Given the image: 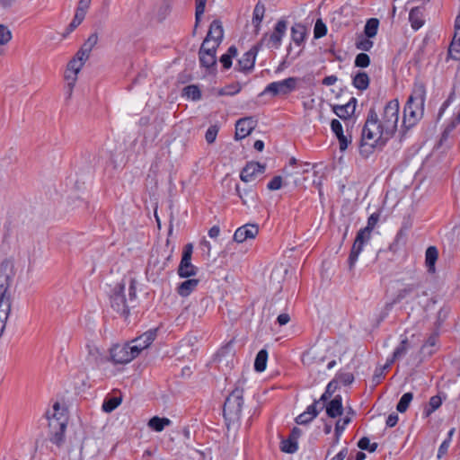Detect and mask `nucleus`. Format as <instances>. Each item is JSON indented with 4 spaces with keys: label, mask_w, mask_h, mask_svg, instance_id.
I'll return each instance as SVG.
<instances>
[{
    "label": "nucleus",
    "mask_w": 460,
    "mask_h": 460,
    "mask_svg": "<svg viewBox=\"0 0 460 460\" xmlns=\"http://www.w3.org/2000/svg\"><path fill=\"white\" fill-rule=\"evenodd\" d=\"M398 120L399 102L396 99L385 104L380 118L374 109H370L362 129L361 152H365L366 146L372 149L376 146H384L394 135Z\"/></svg>",
    "instance_id": "nucleus-1"
},
{
    "label": "nucleus",
    "mask_w": 460,
    "mask_h": 460,
    "mask_svg": "<svg viewBox=\"0 0 460 460\" xmlns=\"http://www.w3.org/2000/svg\"><path fill=\"white\" fill-rule=\"evenodd\" d=\"M49 420V440L58 447L65 442V431L69 420L66 404H52L46 411Z\"/></svg>",
    "instance_id": "nucleus-2"
},
{
    "label": "nucleus",
    "mask_w": 460,
    "mask_h": 460,
    "mask_svg": "<svg viewBox=\"0 0 460 460\" xmlns=\"http://www.w3.org/2000/svg\"><path fill=\"white\" fill-rule=\"evenodd\" d=\"M128 298L126 297L125 285L119 283L112 290L110 296L111 308L120 316L127 318L129 314V308L135 306L136 302V286L135 280L130 279L128 289Z\"/></svg>",
    "instance_id": "nucleus-3"
},
{
    "label": "nucleus",
    "mask_w": 460,
    "mask_h": 460,
    "mask_svg": "<svg viewBox=\"0 0 460 460\" xmlns=\"http://www.w3.org/2000/svg\"><path fill=\"white\" fill-rule=\"evenodd\" d=\"M379 217L380 215L378 213L371 214L367 219V226L358 232L348 258L349 271H353L364 245L370 240L371 232L376 226Z\"/></svg>",
    "instance_id": "nucleus-4"
},
{
    "label": "nucleus",
    "mask_w": 460,
    "mask_h": 460,
    "mask_svg": "<svg viewBox=\"0 0 460 460\" xmlns=\"http://www.w3.org/2000/svg\"><path fill=\"white\" fill-rule=\"evenodd\" d=\"M14 276L13 264L7 261L0 264V312L10 314L12 298L10 285Z\"/></svg>",
    "instance_id": "nucleus-5"
},
{
    "label": "nucleus",
    "mask_w": 460,
    "mask_h": 460,
    "mask_svg": "<svg viewBox=\"0 0 460 460\" xmlns=\"http://www.w3.org/2000/svg\"><path fill=\"white\" fill-rule=\"evenodd\" d=\"M354 380V376L350 373H346L339 376L338 379L330 382L326 387L325 392L321 395L319 400H314V402H326L327 400L337 391L343 390L344 394L348 393V385Z\"/></svg>",
    "instance_id": "nucleus-6"
},
{
    "label": "nucleus",
    "mask_w": 460,
    "mask_h": 460,
    "mask_svg": "<svg viewBox=\"0 0 460 460\" xmlns=\"http://www.w3.org/2000/svg\"><path fill=\"white\" fill-rule=\"evenodd\" d=\"M287 22L285 20H279L273 32L270 35L265 34L258 45H260V47L265 45L269 49H279L281 45L282 38L287 31Z\"/></svg>",
    "instance_id": "nucleus-7"
},
{
    "label": "nucleus",
    "mask_w": 460,
    "mask_h": 460,
    "mask_svg": "<svg viewBox=\"0 0 460 460\" xmlns=\"http://www.w3.org/2000/svg\"><path fill=\"white\" fill-rule=\"evenodd\" d=\"M297 81L296 77H288L282 81L272 82L266 86L262 93H270L273 96L288 95L296 90Z\"/></svg>",
    "instance_id": "nucleus-8"
},
{
    "label": "nucleus",
    "mask_w": 460,
    "mask_h": 460,
    "mask_svg": "<svg viewBox=\"0 0 460 460\" xmlns=\"http://www.w3.org/2000/svg\"><path fill=\"white\" fill-rule=\"evenodd\" d=\"M110 360L114 364H127L137 358L130 349L128 342L113 345L110 349Z\"/></svg>",
    "instance_id": "nucleus-9"
},
{
    "label": "nucleus",
    "mask_w": 460,
    "mask_h": 460,
    "mask_svg": "<svg viewBox=\"0 0 460 460\" xmlns=\"http://www.w3.org/2000/svg\"><path fill=\"white\" fill-rule=\"evenodd\" d=\"M192 244L188 243L184 246L182 257L178 267V275L181 278H190L197 274L198 269L191 263Z\"/></svg>",
    "instance_id": "nucleus-10"
},
{
    "label": "nucleus",
    "mask_w": 460,
    "mask_h": 460,
    "mask_svg": "<svg viewBox=\"0 0 460 460\" xmlns=\"http://www.w3.org/2000/svg\"><path fill=\"white\" fill-rule=\"evenodd\" d=\"M424 106L407 101L403 110V125L409 128L413 127L423 116Z\"/></svg>",
    "instance_id": "nucleus-11"
},
{
    "label": "nucleus",
    "mask_w": 460,
    "mask_h": 460,
    "mask_svg": "<svg viewBox=\"0 0 460 460\" xmlns=\"http://www.w3.org/2000/svg\"><path fill=\"white\" fill-rule=\"evenodd\" d=\"M156 337V330H149L140 336L128 341L130 349L134 352L135 356L137 357L140 352L147 349Z\"/></svg>",
    "instance_id": "nucleus-12"
},
{
    "label": "nucleus",
    "mask_w": 460,
    "mask_h": 460,
    "mask_svg": "<svg viewBox=\"0 0 460 460\" xmlns=\"http://www.w3.org/2000/svg\"><path fill=\"white\" fill-rule=\"evenodd\" d=\"M260 45H254L238 60V70L243 73H250L253 70L256 56L260 49Z\"/></svg>",
    "instance_id": "nucleus-13"
},
{
    "label": "nucleus",
    "mask_w": 460,
    "mask_h": 460,
    "mask_svg": "<svg viewBox=\"0 0 460 460\" xmlns=\"http://www.w3.org/2000/svg\"><path fill=\"white\" fill-rule=\"evenodd\" d=\"M259 234V226L256 224H245L238 227L234 234V241L243 243L249 239H254Z\"/></svg>",
    "instance_id": "nucleus-14"
},
{
    "label": "nucleus",
    "mask_w": 460,
    "mask_h": 460,
    "mask_svg": "<svg viewBox=\"0 0 460 460\" xmlns=\"http://www.w3.org/2000/svg\"><path fill=\"white\" fill-rule=\"evenodd\" d=\"M241 413L242 404H223V416L228 429L231 425L239 422Z\"/></svg>",
    "instance_id": "nucleus-15"
},
{
    "label": "nucleus",
    "mask_w": 460,
    "mask_h": 460,
    "mask_svg": "<svg viewBox=\"0 0 460 460\" xmlns=\"http://www.w3.org/2000/svg\"><path fill=\"white\" fill-rule=\"evenodd\" d=\"M256 121L252 117L242 118L235 124V138L243 139L249 136L255 127Z\"/></svg>",
    "instance_id": "nucleus-16"
},
{
    "label": "nucleus",
    "mask_w": 460,
    "mask_h": 460,
    "mask_svg": "<svg viewBox=\"0 0 460 460\" xmlns=\"http://www.w3.org/2000/svg\"><path fill=\"white\" fill-rule=\"evenodd\" d=\"M265 171V165L258 162H250L242 170L240 178L244 182L252 181L257 174H261Z\"/></svg>",
    "instance_id": "nucleus-17"
},
{
    "label": "nucleus",
    "mask_w": 460,
    "mask_h": 460,
    "mask_svg": "<svg viewBox=\"0 0 460 460\" xmlns=\"http://www.w3.org/2000/svg\"><path fill=\"white\" fill-rule=\"evenodd\" d=\"M235 191L238 197L241 199L243 205L248 208H255L257 206L258 195L253 190H241L240 186L236 185Z\"/></svg>",
    "instance_id": "nucleus-18"
},
{
    "label": "nucleus",
    "mask_w": 460,
    "mask_h": 460,
    "mask_svg": "<svg viewBox=\"0 0 460 460\" xmlns=\"http://www.w3.org/2000/svg\"><path fill=\"white\" fill-rule=\"evenodd\" d=\"M356 105L357 99L355 97H351L344 105H333L332 111L340 119H347L355 112Z\"/></svg>",
    "instance_id": "nucleus-19"
},
{
    "label": "nucleus",
    "mask_w": 460,
    "mask_h": 460,
    "mask_svg": "<svg viewBox=\"0 0 460 460\" xmlns=\"http://www.w3.org/2000/svg\"><path fill=\"white\" fill-rule=\"evenodd\" d=\"M426 100V87L420 81H416L413 84L412 93L408 98V102L423 105Z\"/></svg>",
    "instance_id": "nucleus-20"
},
{
    "label": "nucleus",
    "mask_w": 460,
    "mask_h": 460,
    "mask_svg": "<svg viewBox=\"0 0 460 460\" xmlns=\"http://www.w3.org/2000/svg\"><path fill=\"white\" fill-rule=\"evenodd\" d=\"M320 410L316 409V404H309L306 410L296 417L295 421L298 425H307L312 422L319 414Z\"/></svg>",
    "instance_id": "nucleus-21"
},
{
    "label": "nucleus",
    "mask_w": 460,
    "mask_h": 460,
    "mask_svg": "<svg viewBox=\"0 0 460 460\" xmlns=\"http://www.w3.org/2000/svg\"><path fill=\"white\" fill-rule=\"evenodd\" d=\"M224 37V30L220 21L214 20L209 26L206 39L220 45Z\"/></svg>",
    "instance_id": "nucleus-22"
},
{
    "label": "nucleus",
    "mask_w": 460,
    "mask_h": 460,
    "mask_svg": "<svg viewBox=\"0 0 460 460\" xmlns=\"http://www.w3.org/2000/svg\"><path fill=\"white\" fill-rule=\"evenodd\" d=\"M207 42L201 44L199 51V58L200 65L206 68L214 67L217 64L216 52H206L205 50Z\"/></svg>",
    "instance_id": "nucleus-23"
},
{
    "label": "nucleus",
    "mask_w": 460,
    "mask_h": 460,
    "mask_svg": "<svg viewBox=\"0 0 460 460\" xmlns=\"http://www.w3.org/2000/svg\"><path fill=\"white\" fill-rule=\"evenodd\" d=\"M412 349V344L409 341V339L405 336L402 339L399 345L395 348L392 358L391 362H394L395 360L401 359L407 355V353Z\"/></svg>",
    "instance_id": "nucleus-24"
},
{
    "label": "nucleus",
    "mask_w": 460,
    "mask_h": 460,
    "mask_svg": "<svg viewBox=\"0 0 460 460\" xmlns=\"http://www.w3.org/2000/svg\"><path fill=\"white\" fill-rule=\"evenodd\" d=\"M331 128L339 140L341 151H344L348 147L349 141L343 134L341 123L338 119H333L331 122Z\"/></svg>",
    "instance_id": "nucleus-25"
},
{
    "label": "nucleus",
    "mask_w": 460,
    "mask_h": 460,
    "mask_svg": "<svg viewBox=\"0 0 460 460\" xmlns=\"http://www.w3.org/2000/svg\"><path fill=\"white\" fill-rule=\"evenodd\" d=\"M199 283V280L197 279H189L183 282H181L178 288H177V293L182 296L186 297L190 295L192 291H194L198 285Z\"/></svg>",
    "instance_id": "nucleus-26"
},
{
    "label": "nucleus",
    "mask_w": 460,
    "mask_h": 460,
    "mask_svg": "<svg viewBox=\"0 0 460 460\" xmlns=\"http://www.w3.org/2000/svg\"><path fill=\"white\" fill-rule=\"evenodd\" d=\"M370 83V79L368 75L363 71H358L352 76V84L355 88L359 91H365L368 88Z\"/></svg>",
    "instance_id": "nucleus-27"
},
{
    "label": "nucleus",
    "mask_w": 460,
    "mask_h": 460,
    "mask_svg": "<svg viewBox=\"0 0 460 460\" xmlns=\"http://www.w3.org/2000/svg\"><path fill=\"white\" fill-rule=\"evenodd\" d=\"M409 20L412 29L419 30L424 23L422 8L419 6L412 8L409 14Z\"/></svg>",
    "instance_id": "nucleus-28"
},
{
    "label": "nucleus",
    "mask_w": 460,
    "mask_h": 460,
    "mask_svg": "<svg viewBox=\"0 0 460 460\" xmlns=\"http://www.w3.org/2000/svg\"><path fill=\"white\" fill-rule=\"evenodd\" d=\"M172 421L170 419L163 417L160 418L158 416H154L148 420V427L156 432H161L167 426H170Z\"/></svg>",
    "instance_id": "nucleus-29"
},
{
    "label": "nucleus",
    "mask_w": 460,
    "mask_h": 460,
    "mask_svg": "<svg viewBox=\"0 0 460 460\" xmlns=\"http://www.w3.org/2000/svg\"><path fill=\"white\" fill-rule=\"evenodd\" d=\"M438 257V249L435 246H429L426 250L425 253V263L428 267L429 272H435V263Z\"/></svg>",
    "instance_id": "nucleus-30"
},
{
    "label": "nucleus",
    "mask_w": 460,
    "mask_h": 460,
    "mask_svg": "<svg viewBox=\"0 0 460 460\" xmlns=\"http://www.w3.org/2000/svg\"><path fill=\"white\" fill-rule=\"evenodd\" d=\"M244 381H238L234 389L227 395L225 402H236L243 399Z\"/></svg>",
    "instance_id": "nucleus-31"
},
{
    "label": "nucleus",
    "mask_w": 460,
    "mask_h": 460,
    "mask_svg": "<svg viewBox=\"0 0 460 460\" xmlns=\"http://www.w3.org/2000/svg\"><path fill=\"white\" fill-rule=\"evenodd\" d=\"M305 27L300 23H296L291 27V38L296 45H301L305 40Z\"/></svg>",
    "instance_id": "nucleus-32"
},
{
    "label": "nucleus",
    "mask_w": 460,
    "mask_h": 460,
    "mask_svg": "<svg viewBox=\"0 0 460 460\" xmlns=\"http://www.w3.org/2000/svg\"><path fill=\"white\" fill-rule=\"evenodd\" d=\"M268 360V351L265 349H261L255 358L254 369L257 372H262L266 369Z\"/></svg>",
    "instance_id": "nucleus-33"
},
{
    "label": "nucleus",
    "mask_w": 460,
    "mask_h": 460,
    "mask_svg": "<svg viewBox=\"0 0 460 460\" xmlns=\"http://www.w3.org/2000/svg\"><path fill=\"white\" fill-rule=\"evenodd\" d=\"M449 55L455 60H460V31L455 32L449 46Z\"/></svg>",
    "instance_id": "nucleus-34"
},
{
    "label": "nucleus",
    "mask_w": 460,
    "mask_h": 460,
    "mask_svg": "<svg viewBox=\"0 0 460 460\" xmlns=\"http://www.w3.org/2000/svg\"><path fill=\"white\" fill-rule=\"evenodd\" d=\"M379 21L376 18H370L367 21L364 28L365 36L374 38L378 31Z\"/></svg>",
    "instance_id": "nucleus-35"
},
{
    "label": "nucleus",
    "mask_w": 460,
    "mask_h": 460,
    "mask_svg": "<svg viewBox=\"0 0 460 460\" xmlns=\"http://www.w3.org/2000/svg\"><path fill=\"white\" fill-rule=\"evenodd\" d=\"M420 288L419 283H411L406 285L403 288L398 290L394 302H400L411 295L415 290Z\"/></svg>",
    "instance_id": "nucleus-36"
},
{
    "label": "nucleus",
    "mask_w": 460,
    "mask_h": 460,
    "mask_svg": "<svg viewBox=\"0 0 460 460\" xmlns=\"http://www.w3.org/2000/svg\"><path fill=\"white\" fill-rule=\"evenodd\" d=\"M237 55V49L235 46H231L226 53L222 55L219 61L225 69H228L232 66V59Z\"/></svg>",
    "instance_id": "nucleus-37"
},
{
    "label": "nucleus",
    "mask_w": 460,
    "mask_h": 460,
    "mask_svg": "<svg viewBox=\"0 0 460 460\" xmlns=\"http://www.w3.org/2000/svg\"><path fill=\"white\" fill-rule=\"evenodd\" d=\"M297 449H298V443L289 437L286 439H282L280 442V450L282 452H285L288 454H294L297 451Z\"/></svg>",
    "instance_id": "nucleus-38"
},
{
    "label": "nucleus",
    "mask_w": 460,
    "mask_h": 460,
    "mask_svg": "<svg viewBox=\"0 0 460 460\" xmlns=\"http://www.w3.org/2000/svg\"><path fill=\"white\" fill-rule=\"evenodd\" d=\"M172 5L171 2L168 0H164L161 3V4L157 7L156 10V19L159 22L164 21L171 13Z\"/></svg>",
    "instance_id": "nucleus-39"
},
{
    "label": "nucleus",
    "mask_w": 460,
    "mask_h": 460,
    "mask_svg": "<svg viewBox=\"0 0 460 460\" xmlns=\"http://www.w3.org/2000/svg\"><path fill=\"white\" fill-rule=\"evenodd\" d=\"M265 13V7L261 3H258L253 10L252 23L254 24L256 31H258L261 22L263 20Z\"/></svg>",
    "instance_id": "nucleus-40"
},
{
    "label": "nucleus",
    "mask_w": 460,
    "mask_h": 460,
    "mask_svg": "<svg viewBox=\"0 0 460 460\" xmlns=\"http://www.w3.org/2000/svg\"><path fill=\"white\" fill-rule=\"evenodd\" d=\"M437 343V337L435 335L430 336L427 341L421 346L420 354L423 356H431L434 353V347Z\"/></svg>",
    "instance_id": "nucleus-41"
},
{
    "label": "nucleus",
    "mask_w": 460,
    "mask_h": 460,
    "mask_svg": "<svg viewBox=\"0 0 460 460\" xmlns=\"http://www.w3.org/2000/svg\"><path fill=\"white\" fill-rule=\"evenodd\" d=\"M358 447L361 450H367L370 453H373L376 450L378 444L376 442L370 443V440L367 437H363L358 441Z\"/></svg>",
    "instance_id": "nucleus-42"
},
{
    "label": "nucleus",
    "mask_w": 460,
    "mask_h": 460,
    "mask_svg": "<svg viewBox=\"0 0 460 460\" xmlns=\"http://www.w3.org/2000/svg\"><path fill=\"white\" fill-rule=\"evenodd\" d=\"M184 94L193 101H198L201 98V92L197 85L190 84L183 89Z\"/></svg>",
    "instance_id": "nucleus-43"
},
{
    "label": "nucleus",
    "mask_w": 460,
    "mask_h": 460,
    "mask_svg": "<svg viewBox=\"0 0 460 460\" xmlns=\"http://www.w3.org/2000/svg\"><path fill=\"white\" fill-rule=\"evenodd\" d=\"M196 11H195V29L198 27L201 17L205 12V7L208 0H195Z\"/></svg>",
    "instance_id": "nucleus-44"
},
{
    "label": "nucleus",
    "mask_w": 460,
    "mask_h": 460,
    "mask_svg": "<svg viewBox=\"0 0 460 460\" xmlns=\"http://www.w3.org/2000/svg\"><path fill=\"white\" fill-rule=\"evenodd\" d=\"M326 413L330 418H336L343 414V404H325Z\"/></svg>",
    "instance_id": "nucleus-45"
},
{
    "label": "nucleus",
    "mask_w": 460,
    "mask_h": 460,
    "mask_svg": "<svg viewBox=\"0 0 460 460\" xmlns=\"http://www.w3.org/2000/svg\"><path fill=\"white\" fill-rule=\"evenodd\" d=\"M371 38L360 37L356 41V48L360 50L369 51L374 45V42L370 40Z\"/></svg>",
    "instance_id": "nucleus-46"
},
{
    "label": "nucleus",
    "mask_w": 460,
    "mask_h": 460,
    "mask_svg": "<svg viewBox=\"0 0 460 460\" xmlns=\"http://www.w3.org/2000/svg\"><path fill=\"white\" fill-rule=\"evenodd\" d=\"M242 89V86L239 84H229L218 91V95H234L238 93Z\"/></svg>",
    "instance_id": "nucleus-47"
},
{
    "label": "nucleus",
    "mask_w": 460,
    "mask_h": 460,
    "mask_svg": "<svg viewBox=\"0 0 460 460\" xmlns=\"http://www.w3.org/2000/svg\"><path fill=\"white\" fill-rule=\"evenodd\" d=\"M354 64L357 67H367L370 65V58L366 53H359L356 56Z\"/></svg>",
    "instance_id": "nucleus-48"
},
{
    "label": "nucleus",
    "mask_w": 460,
    "mask_h": 460,
    "mask_svg": "<svg viewBox=\"0 0 460 460\" xmlns=\"http://www.w3.org/2000/svg\"><path fill=\"white\" fill-rule=\"evenodd\" d=\"M351 421V419L349 416H345L340 420H337L335 424L334 432L338 436H341L342 432L344 431L346 426Z\"/></svg>",
    "instance_id": "nucleus-49"
},
{
    "label": "nucleus",
    "mask_w": 460,
    "mask_h": 460,
    "mask_svg": "<svg viewBox=\"0 0 460 460\" xmlns=\"http://www.w3.org/2000/svg\"><path fill=\"white\" fill-rule=\"evenodd\" d=\"M11 40V31L5 25L0 24V45H6Z\"/></svg>",
    "instance_id": "nucleus-50"
},
{
    "label": "nucleus",
    "mask_w": 460,
    "mask_h": 460,
    "mask_svg": "<svg viewBox=\"0 0 460 460\" xmlns=\"http://www.w3.org/2000/svg\"><path fill=\"white\" fill-rule=\"evenodd\" d=\"M85 15L84 14H82L81 12L78 13V12H75V14L72 20V22H70V24L68 25L67 27V33H70L72 32L75 28H77L81 22L84 21Z\"/></svg>",
    "instance_id": "nucleus-51"
},
{
    "label": "nucleus",
    "mask_w": 460,
    "mask_h": 460,
    "mask_svg": "<svg viewBox=\"0 0 460 460\" xmlns=\"http://www.w3.org/2000/svg\"><path fill=\"white\" fill-rule=\"evenodd\" d=\"M228 355L234 356L233 341H230L226 346L222 347L217 354L219 361H222L223 358Z\"/></svg>",
    "instance_id": "nucleus-52"
},
{
    "label": "nucleus",
    "mask_w": 460,
    "mask_h": 460,
    "mask_svg": "<svg viewBox=\"0 0 460 460\" xmlns=\"http://www.w3.org/2000/svg\"><path fill=\"white\" fill-rule=\"evenodd\" d=\"M314 38L319 39L323 37L327 32L326 25L323 22L321 19L317 20L314 24Z\"/></svg>",
    "instance_id": "nucleus-53"
},
{
    "label": "nucleus",
    "mask_w": 460,
    "mask_h": 460,
    "mask_svg": "<svg viewBox=\"0 0 460 460\" xmlns=\"http://www.w3.org/2000/svg\"><path fill=\"white\" fill-rule=\"evenodd\" d=\"M98 42V34L96 32L92 33L88 39L85 40V42L82 45V47L88 50L90 53L92 52L93 49L95 47V45Z\"/></svg>",
    "instance_id": "nucleus-54"
},
{
    "label": "nucleus",
    "mask_w": 460,
    "mask_h": 460,
    "mask_svg": "<svg viewBox=\"0 0 460 460\" xmlns=\"http://www.w3.org/2000/svg\"><path fill=\"white\" fill-rule=\"evenodd\" d=\"M125 399L121 391L115 389L113 394L106 397L103 402L115 403L121 402Z\"/></svg>",
    "instance_id": "nucleus-55"
},
{
    "label": "nucleus",
    "mask_w": 460,
    "mask_h": 460,
    "mask_svg": "<svg viewBox=\"0 0 460 460\" xmlns=\"http://www.w3.org/2000/svg\"><path fill=\"white\" fill-rule=\"evenodd\" d=\"M217 133H218V127L216 125L210 126L208 128L206 135H205L206 141L208 144L214 143L217 138Z\"/></svg>",
    "instance_id": "nucleus-56"
},
{
    "label": "nucleus",
    "mask_w": 460,
    "mask_h": 460,
    "mask_svg": "<svg viewBox=\"0 0 460 460\" xmlns=\"http://www.w3.org/2000/svg\"><path fill=\"white\" fill-rule=\"evenodd\" d=\"M329 399V402H342L343 401L349 402L348 393L344 394L343 390L337 391ZM328 402V401L326 402Z\"/></svg>",
    "instance_id": "nucleus-57"
},
{
    "label": "nucleus",
    "mask_w": 460,
    "mask_h": 460,
    "mask_svg": "<svg viewBox=\"0 0 460 460\" xmlns=\"http://www.w3.org/2000/svg\"><path fill=\"white\" fill-rule=\"evenodd\" d=\"M282 187V177L275 176L273 179L268 183L267 188L269 190H278Z\"/></svg>",
    "instance_id": "nucleus-58"
},
{
    "label": "nucleus",
    "mask_w": 460,
    "mask_h": 460,
    "mask_svg": "<svg viewBox=\"0 0 460 460\" xmlns=\"http://www.w3.org/2000/svg\"><path fill=\"white\" fill-rule=\"evenodd\" d=\"M77 73L73 71H69L66 69L65 74V79L67 81V84H70V92H73L74 86L77 81Z\"/></svg>",
    "instance_id": "nucleus-59"
},
{
    "label": "nucleus",
    "mask_w": 460,
    "mask_h": 460,
    "mask_svg": "<svg viewBox=\"0 0 460 460\" xmlns=\"http://www.w3.org/2000/svg\"><path fill=\"white\" fill-rule=\"evenodd\" d=\"M90 54L91 53L88 50H85L83 47H81L74 58H76L83 65H84V63L90 57Z\"/></svg>",
    "instance_id": "nucleus-60"
},
{
    "label": "nucleus",
    "mask_w": 460,
    "mask_h": 460,
    "mask_svg": "<svg viewBox=\"0 0 460 460\" xmlns=\"http://www.w3.org/2000/svg\"><path fill=\"white\" fill-rule=\"evenodd\" d=\"M83 66L84 65L81 62H79L76 58H73L67 64V70L78 74Z\"/></svg>",
    "instance_id": "nucleus-61"
},
{
    "label": "nucleus",
    "mask_w": 460,
    "mask_h": 460,
    "mask_svg": "<svg viewBox=\"0 0 460 460\" xmlns=\"http://www.w3.org/2000/svg\"><path fill=\"white\" fill-rule=\"evenodd\" d=\"M449 446H450V442H448V440H444L441 443V445L438 447V455H437V457L438 459H441L447 453Z\"/></svg>",
    "instance_id": "nucleus-62"
},
{
    "label": "nucleus",
    "mask_w": 460,
    "mask_h": 460,
    "mask_svg": "<svg viewBox=\"0 0 460 460\" xmlns=\"http://www.w3.org/2000/svg\"><path fill=\"white\" fill-rule=\"evenodd\" d=\"M90 4H91V0H80L75 12H78V13L81 12L82 14L85 15L86 12L90 6Z\"/></svg>",
    "instance_id": "nucleus-63"
},
{
    "label": "nucleus",
    "mask_w": 460,
    "mask_h": 460,
    "mask_svg": "<svg viewBox=\"0 0 460 460\" xmlns=\"http://www.w3.org/2000/svg\"><path fill=\"white\" fill-rule=\"evenodd\" d=\"M398 414L395 412H393L389 414V416L386 419L385 424L389 428L394 427L398 422Z\"/></svg>",
    "instance_id": "nucleus-64"
}]
</instances>
